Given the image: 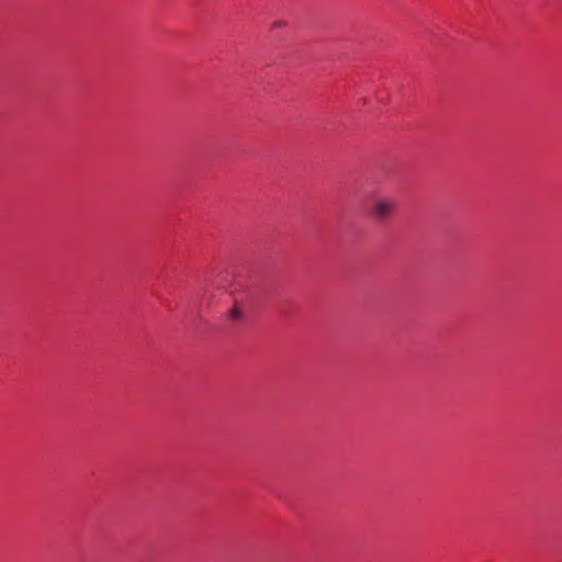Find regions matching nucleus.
Here are the masks:
<instances>
[{
	"instance_id": "obj_1",
	"label": "nucleus",
	"mask_w": 562,
	"mask_h": 562,
	"mask_svg": "<svg viewBox=\"0 0 562 562\" xmlns=\"http://www.w3.org/2000/svg\"><path fill=\"white\" fill-rule=\"evenodd\" d=\"M396 212V201L393 198L376 195L371 204L370 214L378 221L391 218Z\"/></svg>"
},
{
	"instance_id": "obj_3",
	"label": "nucleus",
	"mask_w": 562,
	"mask_h": 562,
	"mask_svg": "<svg viewBox=\"0 0 562 562\" xmlns=\"http://www.w3.org/2000/svg\"><path fill=\"white\" fill-rule=\"evenodd\" d=\"M285 24H286V23H285L284 21L279 20V21H274V22L272 23V27H273V29H279V27L284 26Z\"/></svg>"
},
{
	"instance_id": "obj_2",
	"label": "nucleus",
	"mask_w": 562,
	"mask_h": 562,
	"mask_svg": "<svg viewBox=\"0 0 562 562\" xmlns=\"http://www.w3.org/2000/svg\"><path fill=\"white\" fill-rule=\"evenodd\" d=\"M228 316L231 319L239 322L244 318V312L240 307H238L237 305H234L229 310Z\"/></svg>"
}]
</instances>
